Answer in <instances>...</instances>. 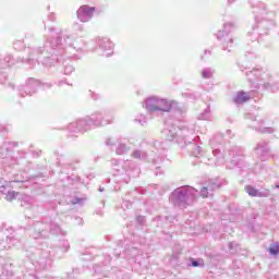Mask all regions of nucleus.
I'll list each match as a JSON object with an SVG mask.
<instances>
[{
    "mask_svg": "<svg viewBox=\"0 0 279 279\" xmlns=\"http://www.w3.org/2000/svg\"><path fill=\"white\" fill-rule=\"evenodd\" d=\"M202 76H203L205 80H208L209 77H213V71H210V70H203Z\"/></svg>",
    "mask_w": 279,
    "mask_h": 279,
    "instance_id": "nucleus-7",
    "label": "nucleus"
},
{
    "mask_svg": "<svg viewBox=\"0 0 279 279\" xmlns=\"http://www.w3.org/2000/svg\"><path fill=\"white\" fill-rule=\"evenodd\" d=\"M196 197L197 190L190 186L178 187L170 195V202L179 208H186V206H191L195 202Z\"/></svg>",
    "mask_w": 279,
    "mask_h": 279,
    "instance_id": "nucleus-1",
    "label": "nucleus"
},
{
    "mask_svg": "<svg viewBox=\"0 0 279 279\" xmlns=\"http://www.w3.org/2000/svg\"><path fill=\"white\" fill-rule=\"evenodd\" d=\"M93 12H95L94 8L83 5L77 10V17L82 23H87L89 19H93Z\"/></svg>",
    "mask_w": 279,
    "mask_h": 279,
    "instance_id": "nucleus-3",
    "label": "nucleus"
},
{
    "mask_svg": "<svg viewBox=\"0 0 279 279\" xmlns=\"http://www.w3.org/2000/svg\"><path fill=\"white\" fill-rule=\"evenodd\" d=\"M251 97L247 93L240 92L236 94L234 101L235 104H245V101H250Z\"/></svg>",
    "mask_w": 279,
    "mask_h": 279,
    "instance_id": "nucleus-4",
    "label": "nucleus"
},
{
    "mask_svg": "<svg viewBox=\"0 0 279 279\" xmlns=\"http://www.w3.org/2000/svg\"><path fill=\"white\" fill-rule=\"evenodd\" d=\"M144 107L148 112H169L171 110V102L167 99L158 98V97H149L145 100Z\"/></svg>",
    "mask_w": 279,
    "mask_h": 279,
    "instance_id": "nucleus-2",
    "label": "nucleus"
},
{
    "mask_svg": "<svg viewBox=\"0 0 279 279\" xmlns=\"http://www.w3.org/2000/svg\"><path fill=\"white\" fill-rule=\"evenodd\" d=\"M245 191H246V193H248V195H250L251 197H260V192H258V190H256V189L253 187V186L247 185V186L245 187Z\"/></svg>",
    "mask_w": 279,
    "mask_h": 279,
    "instance_id": "nucleus-5",
    "label": "nucleus"
},
{
    "mask_svg": "<svg viewBox=\"0 0 279 279\" xmlns=\"http://www.w3.org/2000/svg\"><path fill=\"white\" fill-rule=\"evenodd\" d=\"M201 195H202V197H208V189L203 187L201 191Z\"/></svg>",
    "mask_w": 279,
    "mask_h": 279,
    "instance_id": "nucleus-10",
    "label": "nucleus"
},
{
    "mask_svg": "<svg viewBox=\"0 0 279 279\" xmlns=\"http://www.w3.org/2000/svg\"><path fill=\"white\" fill-rule=\"evenodd\" d=\"M19 196V194L14 191H9L7 194V199L8 202H12L13 199H16V197Z\"/></svg>",
    "mask_w": 279,
    "mask_h": 279,
    "instance_id": "nucleus-6",
    "label": "nucleus"
},
{
    "mask_svg": "<svg viewBox=\"0 0 279 279\" xmlns=\"http://www.w3.org/2000/svg\"><path fill=\"white\" fill-rule=\"evenodd\" d=\"M101 47H106V45H105V44H102V45H101Z\"/></svg>",
    "mask_w": 279,
    "mask_h": 279,
    "instance_id": "nucleus-16",
    "label": "nucleus"
},
{
    "mask_svg": "<svg viewBox=\"0 0 279 279\" xmlns=\"http://www.w3.org/2000/svg\"><path fill=\"white\" fill-rule=\"evenodd\" d=\"M192 266H193V267H199V263H197V262L194 260V262H192Z\"/></svg>",
    "mask_w": 279,
    "mask_h": 279,
    "instance_id": "nucleus-12",
    "label": "nucleus"
},
{
    "mask_svg": "<svg viewBox=\"0 0 279 279\" xmlns=\"http://www.w3.org/2000/svg\"><path fill=\"white\" fill-rule=\"evenodd\" d=\"M0 193H5V187H0Z\"/></svg>",
    "mask_w": 279,
    "mask_h": 279,
    "instance_id": "nucleus-14",
    "label": "nucleus"
},
{
    "mask_svg": "<svg viewBox=\"0 0 279 279\" xmlns=\"http://www.w3.org/2000/svg\"><path fill=\"white\" fill-rule=\"evenodd\" d=\"M134 156H135V158H141V151H135Z\"/></svg>",
    "mask_w": 279,
    "mask_h": 279,
    "instance_id": "nucleus-11",
    "label": "nucleus"
},
{
    "mask_svg": "<svg viewBox=\"0 0 279 279\" xmlns=\"http://www.w3.org/2000/svg\"><path fill=\"white\" fill-rule=\"evenodd\" d=\"M270 254H272V256H276V254L279 253V246L278 245H274L269 248Z\"/></svg>",
    "mask_w": 279,
    "mask_h": 279,
    "instance_id": "nucleus-8",
    "label": "nucleus"
},
{
    "mask_svg": "<svg viewBox=\"0 0 279 279\" xmlns=\"http://www.w3.org/2000/svg\"><path fill=\"white\" fill-rule=\"evenodd\" d=\"M174 136H175V135L172 134V135H171V138H173Z\"/></svg>",
    "mask_w": 279,
    "mask_h": 279,
    "instance_id": "nucleus-17",
    "label": "nucleus"
},
{
    "mask_svg": "<svg viewBox=\"0 0 279 279\" xmlns=\"http://www.w3.org/2000/svg\"><path fill=\"white\" fill-rule=\"evenodd\" d=\"M105 43H107V45H109L108 47H109V49H112V44L110 43V41H105Z\"/></svg>",
    "mask_w": 279,
    "mask_h": 279,
    "instance_id": "nucleus-13",
    "label": "nucleus"
},
{
    "mask_svg": "<svg viewBox=\"0 0 279 279\" xmlns=\"http://www.w3.org/2000/svg\"><path fill=\"white\" fill-rule=\"evenodd\" d=\"M259 130L264 133H268V134H271V132H274V129L271 128H259Z\"/></svg>",
    "mask_w": 279,
    "mask_h": 279,
    "instance_id": "nucleus-9",
    "label": "nucleus"
},
{
    "mask_svg": "<svg viewBox=\"0 0 279 279\" xmlns=\"http://www.w3.org/2000/svg\"><path fill=\"white\" fill-rule=\"evenodd\" d=\"M276 189H279V184L276 185Z\"/></svg>",
    "mask_w": 279,
    "mask_h": 279,
    "instance_id": "nucleus-15",
    "label": "nucleus"
}]
</instances>
